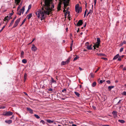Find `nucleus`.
I'll return each instance as SVG.
<instances>
[{"label": "nucleus", "mask_w": 126, "mask_h": 126, "mask_svg": "<svg viewBox=\"0 0 126 126\" xmlns=\"http://www.w3.org/2000/svg\"><path fill=\"white\" fill-rule=\"evenodd\" d=\"M47 122L49 123H52L53 122V121H51L49 119H47L46 120Z\"/></svg>", "instance_id": "4be33fe9"}, {"label": "nucleus", "mask_w": 126, "mask_h": 126, "mask_svg": "<svg viewBox=\"0 0 126 126\" xmlns=\"http://www.w3.org/2000/svg\"><path fill=\"white\" fill-rule=\"evenodd\" d=\"M24 52L23 51H22L21 53L20 57L21 58H23V55L24 54Z\"/></svg>", "instance_id": "5701e85b"}, {"label": "nucleus", "mask_w": 126, "mask_h": 126, "mask_svg": "<svg viewBox=\"0 0 126 126\" xmlns=\"http://www.w3.org/2000/svg\"><path fill=\"white\" fill-rule=\"evenodd\" d=\"M121 100H120L117 103V105H118L120 103L121 101Z\"/></svg>", "instance_id": "49530a36"}, {"label": "nucleus", "mask_w": 126, "mask_h": 126, "mask_svg": "<svg viewBox=\"0 0 126 126\" xmlns=\"http://www.w3.org/2000/svg\"><path fill=\"white\" fill-rule=\"evenodd\" d=\"M22 62L23 63H27V61L25 59H23L22 60Z\"/></svg>", "instance_id": "72a5a7b5"}, {"label": "nucleus", "mask_w": 126, "mask_h": 126, "mask_svg": "<svg viewBox=\"0 0 126 126\" xmlns=\"http://www.w3.org/2000/svg\"><path fill=\"white\" fill-rule=\"evenodd\" d=\"M61 2H63V3L64 7L65 8H66V7L68 5V3H69V0H60Z\"/></svg>", "instance_id": "f03ea898"}, {"label": "nucleus", "mask_w": 126, "mask_h": 126, "mask_svg": "<svg viewBox=\"0 0 126 126\" xmlns=\"http://www.w3.org/2000/svg\"><path fill=\"white\" fill-rule=\"evenodd\" d=\"M93 47H91V46L87 45L86 48L88 50H91L92 49Z\"/></svg>", "instance_id": "aec40b11"}, {"label": "nucleus", "mask_w": 126, "mask_h": 126, "mask_svg": "<svg viewBox=\"0 0 126 126\" xmlns=\"http://www.w3.org/2000/svg\"><path fill=\"white\" fill-rule=\"evenodd\" d=\"M13 114V112L10 111H5L3 112L2 115L5 116H8L11 115Z\"/></svg>", "instance_id": "7ed1b4c3"}, {"label": "nucleus", "mask_w": 126, "mask_h": 126, "mask_svg": "<svg viewBox=\"0 0 126 126\" xmlns=\"http://www.w3.org/2000/svg\"><path fill=\"white\" fill-rule=\"evenodd\" d=\"M92 107L94 110H95L96 109V107L94 106H92Z\"/></svg>", "instance_id": "6e6d98bb"}, {"label": "nucleus", "mask_w": 126, "mask_h": 126, "mask_svg": "<svg viewBox=\"0 0 126 126\" xmlns=\"http://www.w3.org/2000/svg\"><path fill=\"white\" fill-rule=\"evenodd\" d=\"M61 64L62 65H64L66 64L65 62L63 61L62 62Z\"/></svg>", "instance_id": "f704fd0d"}, {"label": "nucleus", "mask_w": 126, "mask_h": 126, "mask_svg": "<svg viewBox=\"0 0 126 126\" xmlns=\"http://www.w3.org/2000/svg\"><path fill=\"white\" fill-rule=\"evenodd\" d=\"M16 16L13 18V20H14H14L16 18Z\"/></svg>", "instance_id": "0e129e2a"}, {"label": "nucleus", "mask_w": 126, "mask_h": 126, "mask_svg": "<svg viewBox=\"0 0 126 126\" xmlns=\"http://www.w3.org/2000/svg\"><path fill=\"white\" fill-rule=\"evenodd\" d=\"M71 58V56H69L68 59L65 61L66 64H68L70 62V60Z\"/></svg>", "instance_id": "4468645a"}, {"label": "nucleus", "mask_w": 126, "mask_h": 126, "mask_svg": "<svg viewBox=\"0 0 126 126\" xmlns=\"http://www.w3.org/2000/svg\"><path fill=\"white\" fill-rule=\"evenodd\" d=\"M73 41H72L71 42V43L70 45H73Z\"/></svg>", "instance_id": "69168bd1"}, {"label": "nucleus", "mask_w": 126, "mask_h": 126, "mask_svg": "<svg viewBox=\"0 0 126 126\" xmlns=\"http://www.w3.org/2000/svg\"><path fill=\"white\" fill-rule=\"evenodd\" d=\"M93 5H92V9H91L90 10L88 13V14H90L91 13L92 14L93 13Z\"/></svg>", "instance_id": "393cba45"}, {"label": "nucleus", "mask_w": 126, "mask_h": 126, "mask_svg": "<svg viewBox=\"0 0 126 126\" xmlns=\"http://www.w3.org/2000/svg\"><path fill=\"white\" fill-rule=\"evenodd\" d=\"M32 13H30L27 15V16L26 17L27 18V19H29L32 16Z\"/></svg>", "instance_id": "9d476101"}, {"label": "nucleus", "mask_w": 126, "mask_h": 126, "mask_svg": "<svg viewBox=\"0 0 126 126\" xmlns=\"http://www.w3.org/2000/svg\"><path fill=\"white\" fill-rule=\"evenodd\" d=\"M96 82H94L92 84V86L93 87H94L96 85Z\"/></svg>", "instance_id": "c756f323"}, {"label": "nucleus", "mask_w": 126, "mask_h": 126, "mask_svg": "<svg viewBox=\"0 0 126 126\" xmlns=\"http://www.w3.org/2000/svg\"><path fill=\"white\" fill-rule=\"evenodd\" d=\"M126 43V42L124 40L123 41V42L122 43L124 44H125Z\"/></svg>", "instance_id": "13d9d810"}, {"label": "nucleus", "mask_w": 126, "mask_h": 126, "mask_svg": "<svg viewBox=\"0 0 126 126\" xmlns=\"http://www.w3.org/2000/svg\"><path fill=\"white\" fill-rule=\"evenodd\" d=\"M26 20V18H25L23 20V21L22 22V23L20 25V26H21L24 23V22Z\"/></svg>", "instance_id": "473e14b6"}, {"label": "nucleus", "mask_w": 126, "mask_h": 126, "mask_svg": "<svg viewBox=\"0 0 126 126\" xmlns=\"http://www.w3.org/2000/svg\"><path fill=\"white\" fill-rule=\"evenodd\" d=\"M20 18L16 20L15 23L13 27V28L16 27L17 26L19 22L20 21Z\"/></svg>", "instance_id": "39448f33"}, {"label": "nucleus", "mask_w": 126, "mask_h": 126, "mask_svg": "<svg viewBox=\"0 0 126 126\" xmlns=\"http://www.w3.org/2000/svg\"><path fill=\"white\" fill-rule=\"evenodd\" d=\"M41 4L42 6L41 9L36 12L35 14L38 18L40 17L41 15V20H42L46 18V15H49L53 10L54 6L52 0H43Z\"/></svg>", "instance_id": "f257e3e1"}, {"label": "nucleus", "mask_w": 126, "mask_h": 126, "mask_svg": "<svg viewBox=\"0 0 126 126\" xmlns=\"http://www.w3.org/2000/svg\"><path fill=\"white\" fill-rule=\"evenodd\" d=\"M52 82V83H56V81L54 80L53 79V78H51V80Z\"/></svg>", "instance_id": "cd10ccee"}, {"label": "nucleus", "mask_w": 126, "mask_h": 126, "mask_svg": "<svg viewBox=\"0 0 126 126\" xmlns=\"http://www.w3.org/2000/svg\"><path fill=\"white\" fill-rule=\"evenodd\" d=\"M5 122L8 124H9L12 123V121L11 120H6L5 121Z\"/></svg>", "instance_id": "9b49d317"}, {"label": "nucleus", "mask_w": 126, "mask_h": 126, "mask_svg": "<svg viewBox=\"0 0 126 126\" xmlns=\"http://www.w3.org/2000/svg\"><path fill=\"white\" fill-rule=\"evenodd\" d=\"M61 4L62 3L61 2L59 3L58 4L57 7V9L58 11H59V10H61Z\"/></svg>", "instance_id": "f8f14e48"}, {"label": "nucleus", "mask_w": 126, "mask_h": 126, "mask_svg": "<svg viewBox=\"0 0 126 126\" xmlns=\"http://www.w3.org/2000/svg\"><path fill=\"white\" fill-rule=\"evenodd\" d=\"M106 82H107V83H108V84H110V80H107Z\"/></svg>", "instance_id": "864d4df0"}, {"label": "nucleus", "mask_w": 126, "mask_h": 126, "mask_svg": "<svg viewBox=\"0 0 126 126\" xmlns=\"http://www.w3.org/2000/svg\"><path fill=\"white\" fill-rule=\"evenodd\" d=\"M122 94L123 95H126V92H124L122 93Z\"/></svg>", "instance_id": "a19ab883"}, {"label": "nucleus", "mask_w": 126, "mask_h": 126, "mask_svg": "<svg viewBox=\"0 0 126 126\" xmlns=\"http://www.w3.org/2000/svg\"><path fill=\"white\" fill-rule=\"evenodd\" d=\"M103 82V81L101 80L100 81V83H102Z\"/></svg>", "instance_id": "052dcab7"}, {"label": "nucleus", "mask_w": 126, "mask_h": 126, "mask_svg": "<svg viewBox=\"0 0 126 126\" xmlns=\"http://www.w3.org/2000/svg\"><path fill=\"white\" fill-rule=\"evenodd\" d=\"M21 7V6H20V5H19L18 7V8H17V11H18V10L19 9H20V7Z\"/></svg>", "instance_id": "8fccbe9b"}, {"label": "nucleus", "mask_w": 126, "mask_h": 126, "mask_svg": "<svg viewBox=\"0 0 126 126\" xmlns=\"http://www.w3.org/2000/svg\"><path fill=\"white\" fill-rule=\"evenodd\" d=\"M119 54H117L115 56H114L113 60H115L117 59L118 58V57H119Z\"/></svg>", "instance_id": "2eb2a0df"}, {"label": "nucleus", "mask_w": 126, "mask_h": 126, "mask_svg": "<svg viewBox=\"0 0 126 126\" xmlns=\"http://www.w3.org/2000/svg\"><path fill=\"white\" fill-rule=\"evenodd\" d=\"M32 7V5L31 4L30 5L28 6V10H30L31 8Z\"/></svg>", "instance_id": "ea45409f"}, {"label": "nucleus", "mask_w": 126, "mask_h": 126, "mask_svg": "<svg viewBox=\"0 0 126 126\" xmlns=\"http://www.w3.org/2000/svg\"><path fill=\"white\" fill-rule=\"evenodd\" d=\"M112 114L113 115L114 117L116 118L117 116V112L116 111H113L112 112Z\"/></svg>", "instance_id": "1a4fd4ad"}, {"label": "nucleus", "mask_w": 126, "mask_h": 126, "mask_svg": "<svg viewBox=\"0 0 126 126\" xmlns=\"http://www.w3.org/2000/svg\"><path fill=\"white\" fill-rule=\"evenodd\" d=\"M94 5H95L96 4V0H94Z\"/></svg>", "instance_id": "680f3d73"}, {"label": "nucleus", "mask_w": 126, "mask_h": 126, "mask_svg": "<svg viewBox=\"0 0 126 126\" xmlns=\"http://www.w3.org/2000/svg\"><path fill=\"white\" fill-rule=\"evenodd\" d=\"M79 58L78 57H77V56H76V57H75L74 58L73 60L74 61H75L77 59Z\"/></svg>", "instance_id": "58836bf2"}, {"label": "nucleus", "mask_w": 126, "mask_h": 126, "mask_svg": "<svg viewBox=\"0 0 126 126\" xmlns=\"http://www.w3.org/2000/svg\"><path fill=\"white\" fill-rule=\"evenodd\" d=\"M114 87L113 86H110L108 87V89L109 91L111 90V89L113 88Z\"/></svg>", "instance_id": "b1692460"}, {"label": "nucleus", "mask_w": 126, "mask_h": 126, "mask_svg": "<svg viewBox=\"0 0 126 126\" xmlns=\"http://www.w3.org/2000/svg\"><path fill=\"white\" fill-rule=\"evenodd\" d=\"M27 74L26 73H25L24 75V82H25V81H26V79H27Z\"/></svg>", "instance_id": "a211bd4d"}, {"label": "nucleus", "mask_w": 126, "mask_h": 126, "mask_svg": "<svg viewBox=\"0 0 126 126\" xmlns=\"http://www.w3.org/2000/svg\"><path fill=\"white\" fill-rule=\"evenodd\" d=\"M76 125H75V124H72V126H76Z\"/></svg>", "instance_id": "774afa93"}, {"label": "nucleus", "mask_w": 126, "mask_h": 126, "mask_svg": "<svg viewBox=\"0 0 126 126\" xmlns=\"http://www.w3.org/2000/svg\"><path fill=\"white\" fill-rule=\"evenodd\" d=\"M68 14V18L69 20H70V12L69 11L68 12V13H67Z\"/></svg>", "instance_id": "e433bc0d"}, {"label": "nucleus", "mask_w": 126, "mask_h": 126, "mask_svg": "<svg viewBox=\"0 0 126 126\" xmlns=\"http://www.w3.org/2000/svg\"><path fill=\"white\" fill-rule=\"evenodd\" d=\"M123 70H126V67H124L123 69Z\"/></svg>", "instance_id": "e2e57ef3"}, {"label": "nucleus", "mask_w": 126, "mask_h": 126, "mask_svg": "<svg viewBox=\"0 0 126 126\" xmlns=\"http://www.w3.org/2000/svg\"><path fill=\"white\" fill-rule=\"evenodd\" d=\"M16 14H18L20 16L21 15V12L20 10L19 11H17V12L16 13Z\"/></svg>", "instance_id": "2f4dec72"}, {"label": "nucleus", "mask_w": 126, "mask_h": 126, "mask_svg": "<svg viewBox=\"0 0 126 126\" xmlns=\"http://www.w3.org/2000/svg\"><path fill=\"white\" fill-rule=\"evenodd\" d=\"M40 122L41 123H42L43 125H44L45 124V122L43 120H41L40 121Z\"/></svg>", "instance_id": "4c0bfd02"}, {"label": "nucleus", "mask_w": 126, "mask_h": 126, "mask_svg": "<svg viewBox=\"0 0 126 126\" xmlns=\"http://www.w3.org/2000/svg\"><path fill=\"white\" fill-rule=\"evenodd\" d=\"M100 68V67H98V68L97 69V70L94 72V73H96L98 70H99V69Z\"/></svg>", "instance_id": "3c124183"}, {"label": "nucleus", "mask_w": 126, "mask_h": 126, "mask_svg": "<svg viewBox=\"0 0 126 126\" xmlns=\"http://www.w3.org/2000/svg\"><path fill=\"white\" fill-rule=\"evenodd\" d=\"M13 13H14V12H13V13H10L9 15V17H11V16H12L13 15Z\"/></svg>", "instance_id": "a18cd8bd"}, {"label": "nucleus", "mask_w": 126, "mask_h": 126, "mask_svg": "<svg viewBox=\"0 0 126 126\" xmlns=\"http://www.w3.org/2000/svg\"><path fill=\"white\" fill-rule=\"evenodd\" d=\"M118 121V122H120L122 123H124L125 122V121L124 120H119Z\"/></svg>", "instance_id": "bb28decb"}, {"label": "nucleus", "mask_w": 126, "mask_h": 126, "mask_svg": "<svg viewBox=\"0 0 126 126\" xmlns=\"http://www.w3.org/2000/svg\"><path fill=\"white\" fill-rule=\"evenodd\" d=\"M15 2L16 3V5H19V4L20 3L21 0H15Z\"/></svg>", "instance_id": "dca6fc26"}, {"label": "nucleus", "mask_w": 126, "mask_h": 126, "mask_svg": "<svg viewBox=\"0 0 126 126\" xmlns=\"http://www.w3.org/2000/svg\"><path fill=\"white\" fill-rule=\"evenodd\" d=\"M5 25L0 30V33L3 30V29L5 28Z\"/></svg>", "instance_id": "c9c22d12"}, {"label": "nucleus", "mask_w": 126, "mask_h": 126, "mask_svg": "<svg viewBox=\"0 0 126 126\" xmlns=\"http://www.w3.org/2000/svg\"><path fill=\"white\" fill-rule=\"evenodd\" d=\"M26 109L27 110L29 111L30 113L31 114L33 113V110L30 108L27 107Z\"/></svg>", "instance_id": "6e6552de"}, {"label": "nucleus", "mask_w": 126, "mask_h": 126, "mask_svg": "<svg viewBox=\"0 0 126 126\" xmlns=\"http://www.w3.org/2000/svg\"><path fill=\"white\" fill-rule=\"evenodd\" d=\"M9 17L8 16H7V17H5L4 19H3L4 21H5L7 20V23L8 21H9V18H8Z\"/></svg>", "instance_id": "ddd939ff"}, {"label": "nucleus", "mask_w": 126, "mask_h": 126, "mask_svg": "<svg viewBox=\"0 0 126 126\" xmlns=\"http://www.w3.org/2000/svg\"><path fill=\"white\" fill-rule=\"evenodd\" d=\"M123 47H122L120 49V52H122L123 50Z\"/></svg>", "instance_id": "37998d69"}, {"label": "nucleus", "mask_w": 126, "mask_h": 126, "mask_svg": "<svg viewBox=\"0 0 126 126\" xmlns=\"http://www.w3.org/2000/svg\"><path fill=\"white\" fill-rule=\"evenodd\" d=\"M101 59H103L105 60H107V58H104V57H102L101 58Z\"/></svg>", "instance_id": "c03bdc74"}, {"label": "nucleus", "mask_w": 126, "mask_h": 126, "mask_svg": "<svg viewBox=\"0 0 126 126\" xmlns=\"http://www.w3.org/2000/svg\"><path fill=\"white\" fill-rule=\"evenodd\" d=\"M14 20H12V21L10 23V24L9 26V27H10L14 23Z\"/></svg>", "instance_id": "c85d7f7f"}, {"label": "nucleus", "mask_w": 126, "mask_h": 126, "mask_svg": "<svg viewBox=\"0 0 126 126\" xmlns=\"http://www.w3.org/2000/svg\"><path fill=\"white\" fill-rule=\"evenodd\" d=\"M118 58V60L119 61H120L121 60V56H120Z\"/></svg>", "instance_id": "de8ad7c7"}, {"label": "nucleus", "mask_w": 126, "mask_h": 126, "mask_svg": "<svg viewBox=\"0 0 126 126\" xmlns=\"http://www.w3.org/2000/svg\"><path fill=\"white\" fill-rule=\"evenodd\" d=\"M74 93L76 96L78 97H79L80 94L78 93L77 92H75Z\"/></svg>", "instance_id": "a878e982"}, {"label": "nucleus", "mask_w": 126, "mask_h": 126, "mask_svg": "<svg viewBox=\"0 0 126 126\" xmlns=\"http://www.w3.org/2000/svg\"><path fill=\"white\" fill-rule=\"evenodd\" d=\"M37 47H35V46L34 44H33L32 45L31 48V49L32 51L35 52L37 50Z\"/></svg>", "instance_id": "0eeeda50"}, {"label": "nucleus", "mask_w": 126, "mask_h": 126, "mask_svg": "<svg viewBox=\"0 0 126 126\" xmlns=\"http://www.w3.org/2000/svg\"><path fill=\"white\" fill-rule=\"evenodd\" d=\"M72 45H70V51H71L72 50Z\"/></svg>", "instance_id": "5fc2aeb1"}, {"label": "nucleus", "mask_w": 126, "mask_h": 126, "mask_svg": "<svg viewBox=\"0 0 126 126\" xmlns=\"http://www.w3.org/2000/svg\"><path fill=\"white\" fill-rule=\"evenodd\" d=\"M75 10L76 12L79 13V12L80 10V12L82 11V8L81 7H79V4H76L75 6Z\"/></svg>", "instance_id": "20e7f679"}, {"label": "nucleus", "mask_w": 126, "mask_h": 126, "mask_svg": "<svg viewBox=\"0 0 126 126\" xmlns=\"http://www.w3.org/2000/svg\"><path fill=\"white\" fill-rule=\"evenodd\" d=\"M100 39L99 38H97V42H96V43L97 44H98L100 45Z\"/></svg>", "instance_id": "412c9836"}, {"label": "nucleus", "mask_w": 126, "mask_h": 126, "mask_svg": "<svg viewBox=\"0 0 126 126\" xmlns=\"http://www.w3.org/2000/svg\"><path fill=\"white\" fill-rule=\"evenodd\" d=\"M98 55L100 56H104L105 54H103L99 53Z\"/></svg>", "instance_id": "09e8293b"}, {"label": "nucleus", "mask_w": 126, "mask_h": 126, "mask_svg": "<svg viewBox=\"0 0 126 126\" xmlns=\"http://www.w3.org/2000/svg\"><path fill=\"white\" fill-rule=\"evenodd\" d=\"M90 75L92 78H93L94 77V75L92 73H91Z\"/></svg>", "instance_id": "79ce46f5"}, {"label": "nucleus", "mask_w": 126, "mask_h": 126, "mask_svg": "<svg viewBox=\"0 0 126 126\" xmlns=\"http://www.w3.org/2000/svg\"><path fill=\"white\" fill-rule=\"evenodd\" d=\"M83 23L82 20H79L76 25L75 24V25L77 26H79L82 25Z\"/></svg>", "instance_id": "423d86ee"}, {"label": "nucleus", "mask_w": 126, "mask_h": 126, "mask_svg": "<svg viewBox=\"0 0 126 126\" xmlns=\"http://www.w3.org/2000/svg\"><path fill=\"white\" fill-rule=\"evenodd\" d=\"M79 70H80V71L82 70V69L80 67H79Z\"/></svg>", "instance_id": "338daca9"}, {"label": "nucleus", "mask_w": 126, "mask_h": 126, "mask_svg": "<svg viewBox=\"0 0 126 126\" xmlns=\"http://www.w3.org/2000/svg\"><path fill=\"white\" fill-rule=\"evenodd\" d=\"M14 115H12V116L10 118V119H12L13 118V119H14Z\"/></svg>", "instance_id": "bf43d9fd"}, {"label": "nucleus", "mask_w": 126, "mask_h": 126, "mask_svg": "<svg viewBox=\"0 0 126 126\" xmlns=\"http://www.w3.org/2000/svg\"><path fill=\"white\" fill-rule=\"evenodd\" d=\"M25 10V6L23 7L22 9H20L21 13L23 14Z\"/></svg>", "instance_id": "6ab92c4d"}, {"label": "nucleus", "mask_w": 126, "mask_h": 126, "mask_svg": "<svg viewBox=\"0 0 126 126\" xmlns=\"http://www.w3.org/2000/svg\"><path fill=\"white\" fill-rule=\"evenodd\" d=\"M34 115V116L37 119H39L40 118V117L38 115H37L36 114H35Z\"/></svg>", "instance_id": "7c9ffc66"}, {"label": "nucleus", "mask_w": 126, "mask_h": 126, "mask_svg": "<svg viewBox=\"0 0 126 126\" xmlns=\"http://www.w3.org/2000/svg\"><path fill=\"white\" fill-rule=\"evenodd\" d=\"M48 90L49 91H52L53 90L52 88H50L49 89H48Z\"/></svg>", "instance_id": "603ef678"}, {"label": "nucleus", "mask_w": 126, "mask_h": 126, "mask_svg": "<svg viewBox=\"0 0 126 126\" xmlns=\"http://www.w3.org/2000/svg\"><path fill=\"white\" fill-rule=\"evenodd\" d=\"M94 45L93 46L96 47L97 48H98L99 47L100 45L97 43H94Z\"/></svg>", "instance_id": "f3484780"}, {"label": "nucleus", "mask_w": 126, "mask_h": 126, "mask_svg": "<svg viewBox=\"0 0 126 126\" xmlns=\"http://www.w3.org/2000/svg\"><path fill=\"white\" fill-rule=\"evenodd\" d=\"M66 91V89H64L62 90V91L63 92H64Z\"/></svg>", "instance_id": "4d7b16f0"}]
</instances>
